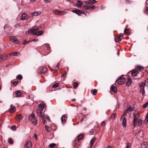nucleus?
I'll list each match as a JSON object with an SVG mask.
<instances>
[{
	"mask_svg": "<svg viewBox=\"0 0 148 148\" xmlns=\"http://www.w3.org/2000/svg\"><path fill=\"white\" fill-rule=\"evenodd\" d=\"M144 122L146 123H147L148 122V113L147 114L145 117Z\"/></svg>",
	"mask_w": 148,
	"mask_h": 148,
	"instance_id": "40",
	"label": "nucleus"
},
{
	"mask_svg": "<svg viewBox=\"0 0 148 148\" xmlns=\"http://www.w3.org/2000/svg\"><path fill=\"white\" fill-rule=\"evenodd\" d=\"M32 145V143L30 141H28L25 144V148H31Z\"/></svg>",
	"mask_w": 148,
	"mask_h": 148,
	"instance_id": "11",
	"label": "nucleus"
},
{
	"mask_svg": "<svg viewBox=\"0 0 148 148\" xmlns=\"http://www.w3.org/2000/svg\"><path fill=\"white\" fill-rule=\"evenodd\" d=\"M38 110L43 111L44 109L46 108V106L44 102H42L40 104L38 105Z\"/></svg>",
	"mask_w": 148,
	"mask_h": 148,
	"instance_id": "8",
	"label": "nucleus"
},
{
	"mask_svg": "<svg viewBox=\"0 0 148 148\" xmlns=\"http://www.w3.org/2000/svg\"><path fill=\"white\" fill-rule=\"evenodd\" d=\"M126 148H131L130 144L129 143H128L127 145V147Z\"/></svg>",
	"mask_w": 148,
	"mask_h": 148,
	"instance_id": "57",
	"label": "nucleus"
},
{
	"mask_svg": "<svg viewBox=\"0 0 148 148\" xmlns=\"http://www.w3.org/2000/svg\"><path fill=\"white\" fill-rule=\"evenodd\" d=\"M139 86L140 87H142L140 89V93L142 94L143 96H144L145 92L144 88L145 86V82H141L139 84Z\"/></svg>",
	"mask_w": 148,
	"mask_h": 148,
	"instance_id": "4",
	"label": "nucleus"
},
{
	"mask_svg": "<svg viewBox=\"0 0 148 148\" xmlns=\"http://www.w3.org/2000/svg\"><path fill=\"white\" fill-rule=\"evenodd\" d=\"M85 2L87 4H93L95 3L96 1L95 0H87Z\"/></svg>",
	"mask_w": 148,
	"mask_h": 148,
	"instance_id": "16",
	"label": "nucleus"
},
{
	"mask_svg": "<svg viewBox=\"0 0 148 148\" xmlns=\"http://www.w3.org/2000/svg\"><path fill=\"white\" fill-rule=\"evenodd\" d=\"M43 111H40V110H37V112L38 115L42 117V118H44L45 117V115L42 114V112Z\"/></svg>",
	"mask_w": 148,
	"mask_h": 148,
	"instance_id": "12",
	"label": "nucleus"
},
{
	"mask_svg": "<svg viewBox=\"0 0 148 148\" xmlns=\"http://www.w3.org/2000/svg\"><path fill=\"white\" fill-rule=\"evenodd\" d=\"M142 148H147L148 145L147 143L146 142H143L141 145Z\"/></svg>",
	"mask_w": 148,
	"mask_h": 148,
	"instance_id": "26",
	"label": "nucleus"
},
{
	"mask_svg": "<svg viewBox=\"0 0 148 148\" xmlns=\"http://www.w3.org/2000/svg\"><path fill=\"white\" fill-rule=\"evenodd\" d=\"M125 81V79L122 77H120L116 81V83L119 85L123 84Z\"/></svg>",
	"mask_w": 148,
	"mask_h": 148,
	"instance_id": "5",
	"label": "nucleus"
},
{
	"mask_svg": "<svg viewBox=\"0 0 148 148\" xmlns=\"http://www.w3.org/2000/svg\"><path fill=\"white\" fill-rule=\"evenodd\" d=\"M16 93L17 96L18 97H21L22 94V92L19 91H17Z\"/></svg>",
	"mask_w": 148,
	"mask_h": 148,
	"instance_id": "28",
	"label": "nucleus"
},
{
	"mask_svg": "<svg viewBox=\"0 0 148 148\" xmlns=\"http://www.w3.org/2000/svg\"><path fill=\"white\" fill-rule=\"evenodd\" d=\"M38 39H34L32 40H31V42L32 41H34V42H38Z\"/></svg>",
	"mask_w": 148,
	"mask_h": 148,
	"instance_id": "52",
	"label": "nucleus"
},
{
	"mask_svg": "<svg viewBox=\"0 0 148 148\" xmlns=\"http://www.w3.org/2000/svg\"><path fill=\"white\" fill-rule=\"evenodd\" d=\"M47 71V69L46 67H40L38 69V72L40 73H45Z\"/></svg>",
	"mask_w": 148,
	"mask_h": 148,
	"instance_id": "9",
	"label": "nucleus"
},
{
	"mask_svg": "<svg viewBox=\"0 0 148 148\" xmlns=\"http://www.w3.org/2000/svg\"><path fill=\"white\" fill-rule=\"evenodd\" d=\"M132 82L131 79L130 78H128L127 79V82L126 83V84L129 86L131 84V83Z\"/></svg>",
	"mask_w": 148,
	"mask_h": 148,
	"instance_id": "25",
	"label": "nucleus"
},
{
	"mask_svg": "<svg viewBox=\"0 0 148 148\" xmlns=\"http://www.w3.org/2000/svg\"><path fill=\"white\" fill-rule=\"evenodd\" d=\"M9 25L8 24L5 25L4 26V29L7 28L8 27Z\"/></svg>",
	"mask_w": 148,
	"mask_h": 148,
	"instance_id": "58",
	"label": "nucleus"
},
{
	"mask_svg": "<svg viewBox=\"0 0 148 148\" xmlns=\"http://www.w3.org/2000/svg\"><path fill=\"white\" fill-rule=\"evenodd\" d=\"M107 148H112V147L109 145H108L107 147Z\"/></svg>",
	"mask_w": 148,
	"mask_h": 148,
	"instance_id": "64",
	"label": "nucleus"
},
{
	"mask_svg": "<svg viewBox=\"0 0 148 148\" xmlns=\"http://www.w3.org/2000/svg\"><path fill=\"white\" fill-rule=\"evenodd\" d=\"M45 46L47 48V50H49V49H50V46H49V44H48L46 43V44H45Z\"/></svg>",
	"mask_w": 148,
	"mask_h": 148,
	"instance_id": "47",
	"label": "nucleus"
},
{
	"mask_svg": "<svg viewBox=\"0 0 148 148\" xmlns=\"http://www.w3.org/2000/svg\"><path fill=\"white\" fill-rule=\"evenodd\" d=\"M97 92V90L95 89L91 90V93L94 95H95L96 94Z\"/></svg>",
	"mask_w": 148,
	"mask_h": 148,
	"instance_id": "31",
	"label": "nucleus"
},
{
	"mask_svg": "<svg viewBox=\"0 0 148 148\" xmlns=\"http://www.w3.org/2000/svg\"><path fill=\"white\" fill-rule=\"evenodd\" d=\"M96 140V138L95 137H93L91 139V140L90 141V148H91L92 147V146L95 142V141Z\"/></svg>",
	"mask_w": 148,
	"mask_h": 148,
	"instance_id": "23",
	"label": "nucleus"
},
{
	"mask_svg": "<svg viewBox=\"0 0 148 148\" xmlns=\"http://www.w3.org/2000/svg\"><path fill=\"white\" fill-rule=\"evenodd\" d=\"M23 116L21 114H19L16 116V119L18 121H20L21 119H22Z\"/></svg>",
	"mask_w": 148,
	"mask_h": 148,
	"instance_id": "24",
	"label": "nucleus"
},
{
	"mask_svg": "<svg viewBox=\"0 0 148 148\" xmlns=\"http://www.w3.org/2000/svg\"><path fill=\"white\" fill-rule=\"evenodd\" d=\"M129 29H125L124 31V33L127 35L130 34V32H129Z\"/></svg>",
	"mask_w": 148,
	"mask_h": 148,
	"instance_id": "32",
	"label": "nucleus"
},
{
	"mask_svg": "<svg viewBox=\"0 0 148 148\" xmlns=\"http://www.w3.org/2000/svg\"><path fill=\"white\" fill-rule=\"evenodd\" d=\"M116 117V116L115 113L112 114L110 116V118L113 119H114Z\"/></svg>",
	"mask_w": 148,
	"mask_h": 148,
	"instance_id": "34",
	"label": "nucleus"
},
{
	"mask_svg": "<svg viewBox=\"0 0 148 148\" xmlns=\"http://www.w3.org/2000/svg\"><path fill=\"white\" fill-rule=\"evenodd\" d=\"M133 110H134L131 107H130L127 108L125 111L128 113L129 112H131Z\"/></svg>",
	"mask_w": 148,
	"mask_h": 148,
	"instance_id": "30",
	"label": "nucleus"
},
{
	"mask_svg": "<svg viewBox=\"0 0 148 148\" xmlns=\"http://www.w3.org/2000/svg\"><path fill=\"white\" fill-rule=\"evenodd\" d=\"M31 40H29L28 41H26V40H25L24 42H23V45H25L26 43H27L29 42H31Z\"/></svg>",
	"mask_w": 148,
	"mask_h": 148,
	"instance_id": "49",
	"label": "nucleus"
},
{
	"mask_svg": "<svg viewBox=\"0 0 148 148\" xmlns=\"http://www.w3.org/2000/svg\"><path fill=\"white\" fill-rule=\"evenodd\" d=\"M91 9L93 10L95 8V7L94 5H90Z\"/></svg>",
	"mask_w": 148,
	"mask_h": 148,
	"instance_id": "56",
	"label": "nucleus"
},
{
	"mask_svg": "<svg viewBox=\"0 0 148 148\" xmlns=\"http://www.w3.org/2000/svg\"><path fill=\"white\" fill-rule=\"evenodd\" d=\"M121 40V39H119V38H118V37H116L115 39V42H119Z\"/></svg>",
	"mask_w": 148,
	"mask_h": 148,
	"instance_id": "44",
	"label": "nucleus"
},
{
	"mask_svg": "<svg viewBox=\"0 0 148 148\" xmlns=\"http://www.w3.org/2000/svg\"><path fill=\"white\" fill-rule=\"evenodd\" d=\"M123 36L122 35H120L118 37V38H119V39H121V40L122 38H123Z\"/></svg>",
	"mask_w": 148,
	"mask_h": 148,
	"instance_id": "60",
	"label": "nucleus"
},
{
	"mask_svg": "<svg viewBox=\"0 0 148 148\" xmlns=\"http://www.w3.org/2000/svg\"><path fill=\"white\" fill-rule=\"evenodd\" d=\"M8 142L11 144H13V142L11 138H9L8 139Z\"/></svg>",
	"mask_w": 148,
	"mask_h": 148,
	"instance_id": "46",
	"label": "nucleus"
},
{
	"mask_svg": "<svg viewBox=\"0 0 148 148\" xmlns=\"http://www.w3.org/2000/svg\"><path fill=\"white\" fill-rule=\"evenodd\" d=\"M52 11L55 14H58L61 15L65 14L66 13L65 11H60L58 10L55 9L53 10Z\"/></svg>",
	"mask_w": 148,
	"mask_h": 148,
	"instance_id": "6",
	"label": "nucleus"
},
{
	"mask_svg": "<svg viewBox=\"0 0 148 148\" xmlns=\"http://www.w3.org/2000/svg\"><path fill=\"white\" fill-rule=\"evenodd\" d=\"M45 129L48 132H50L51 130V128L49 127L48 126H47V125H45Z\"/></svg>",
	"mask_w": 148,
	"mask_h": 148,
	"instance_id": "36",
	"label": "nucleus"
},
{
	"mask_svg": "<svg viewBox=\"0 0 148 148\" xmlns=\"http://www.w3.org/2000/svg\"><path fill=\"white\" fill-rule=\"evenodd\" d=\"M10 41L13 43L19 44L20 42L18 40L17 38L14 36H11L10 37Z\"/></svg>",
	"mask_w": 148,
	"mask_h": 148,
	"instance_id": "7",
	"label": "nucleus"
},
{
	"mask_svg": "<svg viewBox=\"0 0 148 148\" xmlns=\"http://www.w3.org/2000/svg\"><path fill=\"white\" fill-rule=\"evenodd\" d=\"M46 119L48 120V121H50V119L49 118V117L48 116H47Z\"/></svg>",
	"mask_w": 148,
	"mask_h": 148,
	"instance_id": "62",
	"label": "nucleus"
},
{
	"mask_svg": "<svg viewBox=\"0 0 148 148\" xmlns=\"http://www.w3.org/2000/svg\"><path fill=\"white\" fill-rule=\"evenodd\" d=\"M127 119L125 118H124L122 120V125L123 127H126Z\"/></svg>",
	"mask_w": 148,
	"mask_h": 148,
	"instance_id": "18",
	"label": "nucleus"
},
{
	"mask_svg": "<svg viewBox=\"0 0 148 148\" xmlns=\"http://www.w3.org/2000/svg\"><path fill=\"white\" fill-rule=\"evenodd\" d=\"M144 12L145 13H146L147 12H148V7H146V8L144 10Z\"/></svg>",
	"mask_w": 148,
	"mask_h": 148,
	"instance_id": "50",
	"label": "nucleus"
},
{
	"mask_svg": "<svg viewBox=\"0 0 148 148\" xmlns=\"http://www.w3.org/2000/svg\"><path fill=\"white\" fill-rule=\"evenodd\" d=\"M143 121L141 119H140L138 121V126H140L142 124Z\"/></svg>",
	"mask_w": 148,
	"mask_h": 148,
	"instance_id": "35",
	"label": "nucleus"
},
{
	"mask_svg": "<svg viewBox=\"0 0 148 148\" xmlns=\"http://www.w3.org/2000/svg\"><path fill=\"white\" fill-rule=\"evenodd\" d=\"M21 20H25L27 19L28 17V15L26 14L24 12L22 13L21 14Z\"/></svg>",
	"mask_w": 148,
	"mask_h": 148,
	"instance_id": "10",
	"label": "nucleus"
},
{
	"mask_svg": "<svg viewBox=\"0 0 148 148\" xmlns=\"http://www.w3.org/2000/svg\"><path fill=\"white\" fill-rule=\"evenodd\" d=\"M56 145V144L54 143H51L49 145V147L50 148H53Z\"/></svg>",
	"mask_w": 148,
	"mask_h": 148,
	"instance_id": "43",
	"label": "nucleus"
},
{
	"mask_svg": "<svg viewBox=\"0 0 148 148\" xmlns=\"http://www.w3.org/2000/svg\"><path fill=\"white\" fill-rule=\"evenodd\" d=\"M16 126L15 125H13L11 127V129L13 130H15Z\"/></svg>",
	"mask_w": 148,
	"mask_h": 148,
	"instance_id": "54",
	"label": "nucleus"
},
{
	"mask_svg": "<svg viewBox=\"0 0 148 148\" xmlns=\"http://www.w3.org/2000/svg\"><path fill=\"white\" fill-rule=\"evenodd\" d=\"M83 3L80 1L78 0L77 3L75 4L76 5L78 8H81L82 5V4Z\"/></svg>",
	"mask_w": 148,
	"mask_h": 148,
	"instance_id": "19",
	"label": "nucleus"
},
{
	"mask_svg": "<svg viewBox=\"0 0 148 148\" xmlns=\"http://www.w3.org/2000/svg\"><path fill=\"white\" fill-rule=\"evenodd\" d=\"M139 73V72L136 69H134L133 70L132 72V75L133 76H135Z\"/></svg>",
	"mask_w": 148,
	"mask_h": 148,
	"instance_id": "17",
	"label": "nucleus"
},
{
	"mask_svg": "<svg viewBox=\"0 0 148 148\" xmlns=\"http://www.w3.org/2000/svg\"><path fill=\"white\" fill-rule=\"evenodd\" d=\"M19 54V53L18 52H13L12 53H10L8 55H7L6 56L7 57H8V55L9 56H10L11 55H12L14 56H17Z\"/></svg>",
	"mask_w": 148,
	"mask_h": 148,
	"instance_id": "21",
	"label": "nucleus"
},
{
	"mask_svg": "<svg viewBox=\"0 0 148 148\" xmlns=\"http://www.w3.org/2000/svg\"><path fill=\"white\" fill-rule=\"evenodd\" d=\"M16 78L19 79L21 80L22 79V77L20 74L17 75L16 77Z\"/></svg>",
	"mask_w": 148,
	"mask_h": 148,
	"instance_id": "42",
	"label": "nucleus"
},
{
	"mask_svg": "<svg viewBox=\"0 0 148 148\" xmlns=\"http://www.w3.org/2000/svg\"><path fill=\"white\" fill-rule=\"evenodd\" d=\"M136 68L140 70H142L143 69V66L139 65H137L136 66Z\"/></svg>",
	"mask_w": 148,
	"mask_h": 148,
	"instance_id": "39",
	"label": "nucleus"
},
{
	"mask_svg": "<svg viewBox=\"0 0 148 148\" xmlns=\"http://www.w3.org/2000/svg\"><path fill=\"white\" fill-rule=\"evenodd\" d=\"M60 65V64L59 63H58L57 64L56 67H57V68H58L59 66Z\"/></svg>",
	"mask_w": 148,
	"mask_h": 148,
	"instance_id": "63",
	"label": "nucleus"
},
{
	"mask_svg": "<svg viewBox=\"0 0 148 148\" xmlns=\"http://www.w3.org/2000/svg\"><path fill=\"white\" fill-rule=\"evenodd\" d=\"M84 135L83 134H81L79 135L77 137V139L78 140H80L83 138Z\"/></svg>",
	"mask_w": 148,
	"mask_h": 148,
	"instance_id": "29",
	"label": "nucleus"
},
{
	"mask_svg": "<svg viewBox=\"0 0 148 148\" xmlns=\"http://www.w3.org/2000/svg\"><path fill=\"white\" fill-rule=\"evenodd\" d=\"M72 12L79 16H81V11L78 9H75L74 10H72Z\"/></svg>",
	"mask_w": 148,
	"mask_h": 148,
	"instance_id": "13",
	"label": "nucleus"
},
{
	"mask_svg": "<svg viewBox=\"0 0 148 148\" xmlns=\"http://www.w3.org/2000/svg\"><path fill=\"white\" fill-rule=\"evenodd\" d=\"M145 86H148V79H147L145 80Z\"/></svg>",
	"mask_w": 148,
	"mask_h": 148,
	"instance_id": "51",
	"label": "nucleus"
},
{
	"mask_svg": "<svg viewBox=\"0 0 148 148\" xmlns=\"http://www.w3.org/2000/svg\"><path fill=\"white\" fill-rule=\"evenodd\" d=\"M59 86V84L58 83H56L53 84L52 85V87L53 88H56L58 87Z\"/></svg>",
	"mask_w": 148,
	"mask_h": 148,
	"instance_id": "45",
	"label": "nucleus"
},
{
	"mask_svg": "<svg viewBox=\"0 0 148 148\" xmlns=\"http://www.w3.org/2000/svg\"><path fill=\"white\" fill-rule=\"evenodd\" d=\"M127 113V112L125 110L123 113V115L121 117V118H122L123 117L125 116L126 115Z\"/></svg>",
	"mask_w": 148,
	"mask_h": 148,
	"instance_id": "48",
	"label": "nucleus"
},
{
	"mask_svg": "<svg viewBox=\"0 0 148 148\" xmlns=\"http://www.w3.org/2000/svg\"><path fill=\"white\" fill-rule=\"evenodd\" d=\"M29 119L33 124L36 125L37 124V121L35 117V114L32 112L31 115L29 116Z\"/></svg>",
	"mask_w": 148,
	"mask_h": 148,
	"instance_id": "3",
	"label": "nucleus"
},
{
	"mask_svg": "<svg viewBox=\"0 0 148 148\" xmlns=\"http://www.w3.org/2000/svg\"><path fill=\"white\" fill-rule=\"evenodd\" d=\"M78 140H75L73 143V146L77 148L78 146L79 143Z\"/></svg>",
	"mask_w": 148,
	"mask_h": 148,
	"instance_id": "22",
	"label": "nucleus"
},
{
	"mask_svg": "<svg viewBox=\"0 0 148 148\" xmlns=\"http://www.w3.org/2000/svg\"><path fill=\"white\" fill-rule=\"evenodd\" d=\"M41 27L40 26L36 27H33V28L27 31L26 34H27V33L30 34L32 35H34L39 36L43 34V32L42 31H39L38 32H36L37 30L40 29Z\"/></svg>",
	"mask_w": 148,
	"mask_h": 148,
	"instance_id": "1",
	"label": "nucleus"
},
{
	"mask_svg": "<svg viewBox=\"0 0 148 148\" xmlns=\"http://www.w3.org/2000/svg\"><path fill=\"white\" fill-rule=\"evenodd\" d=\"M19 27H20V25L18 23L14 25V27L16 28H18Z\"/></svg>",
	"mask_w": 148,
	"mask_h": 148,
	"instance_id": "53",
	"label": "nucleus"
},
{
	"mask_svg": "<svg viewBox=\"0 0 148 148\" xmlns=\"http://www.w3.org/2000/svg\"><path fill=\"white\" fill-rule=\"evenodd\" d=\"M67 119V117L65 115H63L61 118L62 123H64L66 122Z\"/></svg>",
	"mask_w": 148,
	"mask_h": 148,
	"instance_id": "14",
	"label": "nucleus"
},
{
	"mask_svg": "<svg viewBox=\"0 0 148 148\" xmlns=\"http://www.w3.org/2000/svg\"><path fill=\"white\" fill-rule=\"evenodd\" d=\"M73 87L75 88L78 86V84L76 82H74L73 84Z\"/></svg>",
	"mask_w": 148,
	"mask_h": 148,
	"instance_id": "38",
	"label": "nucleus"
},
{
	"mask_svg": "<svg viewBox=\"0 0 148 148\" xmlns=\"http://www.w3.org/2000/svg\"><path fill=\"white\" fill-rule=\"evenodd\" d=\"M44 1L48 3L51 0H44Z\"/></svg>",
	"mask_w": 148,
	"mask_h": 148,
	"instance_id": "61",
	"label": "nucleus"
},
{
	"mask_svg": "<svg viewBox=\"0 0 148 148\" xmlns=\"http://www.w3.org/2000/svg\"><path fill=\"white\" fill-rule=\"evenodd\" d=\"M134 119L133 120V125L134 127H135L137 124L138 118L139 116V114L138 112H135L133 113V115Z\"/></svg>",
	"mask_w": 148,
	"mask_h": 148,
	"instance_id": "2",
	"label": "nucleus"
},
{
	"mask_svg": "<svg viewBox=\"0 0 148 148\" xmlns=\"http://www.w3.org/2000/svg\"><path fill=\"white\" fill-rule=\"evenodd\" d=\"M110 88L112 91L114 92H117V90L116 87L112 86H111Z\"/></svg>",
	"mask_w": 148,
	"mask_h": 148,
	"instance_id": "27",
	"label": "nucleus"
},
{
	"mask_svg": "<svg viewBox=\"0 0 148 148\" xmlns=\"http://www.w3.org/2000/svg\"><path fill=\"white\" fill-rule=\"evenodd\" d=\"M85 10L91 9L90 5H85L84 7Z\"/></svg>",
	"mask_w": 148,
	"mask_h": 148,
	"instance_id": "33",
	"label": "nucleus"
},
{
	"mask_svg": "<svg viewBox=\"0 0 148 148\" xmlns=\"http://www.w3.org/2000/svg\"><path fill=\"white\" fill-rule=\"evenodd\" d=\"M105 121H102L101 124V126H103L105 124Z\"/></svg>",
	"mask_w": 148,
	"mask_h": 148,
	"instance_id": "55",
	"label": "nucleus"
},
{
	"mask_svg": "<svg viewBox=\"0 0 148 148\" xmlns=\"http://www.w3.org/2000/svg\"><path fill=\"white\" fill-rule=\"evenodd\" d=\"M34 136L36 140L37 139V136L36 134H34Z\"/></svg>",
	"mask_w": 148,
	"mask_h": 148,
	"instance_id": "59",
	"label": "nucleus"
},
{
	"mask_svg": "<svg viewBox=\"0 0 148 148\" xmlns=\"http://www.w3.org/2000/svg\"><path fill=\"white\" fill-rule=\"evenodd\" d=\"M16 110L15 107L13 105H10V107L9 109V112L10 113H13Z\"/></svg>",
	"mask_w": 148,
	"mask_h": 148,
	"instance_id": "15",
	"label": "nucleus"
},
{
	"mask_svg": "<svg viewBox=\"0 0 148 148\" xmlns=\"http://www.w3.org/2000/svg\"><path fill=\"white\" fill-rule=\"evenodd\" d=\"M148 106V101L145 103L143 106V109L146 108Z\"/></svg>",
	"mask_w": 148,
	"mask_h": 148,
	"instance_id": "37",
	"label": "nucleus"
},
{
	"mask_svg": "<svg viewBox=\"0 0 148 148\" xmlns=\"http://www.w3.org/2000/svg\"><path fill=\"white\" fill-rule=\"evenodd\" d=\"M40 13L41 12L40 11L34 12L31 13L30 14V16H32L34 15L36 16L39 15Z\"/></svg>",
	"mask_w": 148,
	"mask_h": 148,
	"instance_id": "20",
	"label": "nucleus"
},
{
	"mask_svg": "<svg viewBox=\"0 0 148 148\" xmlns=\"http://www.w3.org/2000/svg\"><path fill=\"white\" fill-rule=\"evenodd\" d=\"M11 82L12 84L14 85V86H16L17 84H18V81H12Z\"/></svg>",
	"mask_w": 148,
	"mask_h": 148,
	"instance_id": "41",
	"label": "nucleus"
}]
</instances>
